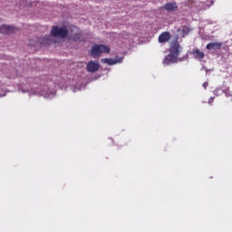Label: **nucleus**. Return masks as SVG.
<instances>
[{
    "label": "nucleus",
    "mask_w": 232,
    "mask_h": 232,
    "mask_svg": "<svg viewBox=\"0 0 232 232\" xmlns=\"http://www.w3.org/2000/svg\"><path fill=\"white\" fill-rule=\"evenodd\" d=\"M27 84L22 85L19 92L22 93H29V95H41L44 99L52 100L56 95V90L50 87L51 82L42 85L40 78H28Z\"/></svg>",
    "instance_id": "f257e3e1"
},
{
    "label": "nucleus",
    "mask_w": 232,
    "mask_h": 232,
    "mask_svg": "<svg viewBox=\"0 0 232 232\" xmlns=\"http://www.w3.org/2000/svg\"><path fill=\"white\" fill-rule=\"evenodd\" d=\"M182 47L179 43V40L173 41L169 48V54L163 59L164 66H169L171 64H177V63H184L189 59V55L186 53L182 57H179L182 53Z\"/></svg>",
    "instance_id": "f03ea898"
},
{
    "label": "nucleus",
    "mask_w": 232,
    "mask_h": 232,
    "mask_svg": "<svg viewBox=\"0 0 232 232\" xmlns=\"http://www.w3.org/2000/svg\"><path fill=\"white\" fill-rule=\"evenodd\" d=\"M110 52H111V49L108 45L94 44L91 50V54L95 59L96 57H101L102 53H110Z\"/></svg>",
    "instance_id": "7ed1b4c3"
},
{
    "label": "nucleus",
    "mask_w": 232,
    "mask_h": 232,
    "mask_svg": "<svg viewBox=\"0 0 232 232\" xmlns=\"http://www.w3.org/2000/svg\"><path fill=\"white\" fill-rule=\"evenodd\" d=\"M51 35L53 37H60V39H66L68 37V29L64 26H53Z\"/></svg>",
    "instance_id": "20e7f679"
},
{
    "label": "nucleus",
    "mask_w": 232,
    "mask_h": 232,
    "mask_svg": "<svg viewBox=\"0 0 232 232\" xmlns=\"http://www.w3.org/2000/svg\"><path fill=\"white\" fill-rule=\"evenodd\" d=\"M99 68H101V64L97 61H89L86 66V70L89 73L99 72Z\"/></svg>",
    "instance_id": "39448f33"
},
{
    "label": "nucleus",
    "mask_w": 232,
    "mask_h": 232,
    "mask_svg": "<svg viewBox=\"0 0 232 232\" xmlns=\"http://www.w3.org/2000/svg\"><path fill=\"white\" fill-rule=\"evenodd\" d=\"M124 57H119L116 56L114 59L113 58H103L102 59V63L104 64H109V66H113V64H119L122 63Z\"/></svg>",
    "instance_id": "423d86ee"
},
{
    "label": "nucleus",
    "mask_w": 232,
    "mask_h": 232,
    "mask_svg": "<svg viewBox=\"0 0 232 232\" xmlns=\"http://www.w3.org/2000/svg\"><path fill=\"white\" fill-rule=\"evenodd\" d=\"M163 10H166V12L171 13V12H177L179 10V5H177V2H169L165 4L162 6Z\"/></svg>",
    "instance_id": "0eeeda50"
},
{
    "label": "nucleus",
    "mask_w": 232,
    "mask_h": 232,
    "mask_svg": "<svg viewBox=\"0 0 232 232\" xmlns=\"http://www.w3.org/2000/svg\"><path fill=\"white\" fill-rule=\"evenodd\" d=\"M171 39V33L165 31L159 35L158 42L160 44H164Z\"/></svg>",
    "instance_id": "6e6552de"
},
{
    "label": "nucleus",
    "mask_w": 232,
    "mask_h": 232,
    "mask_svg": "<svg viewBox=\"0 0 232 232\" xmlns=\"http://www.w3.org/2000/svg\"><path fill=\"white\" fill-rule=\"evenodd\" d=\"M190 53L194 56V59H198L199 61H202V59L206 57V53H204V52H201L200 49L197 47L193 48Z\"/></svg>",
    "instance_id": "1a4fd4ad"
},
{
    "label": "nucleus",
    "mask_w": 232,
    "mask_h": 232,
    "mask_svg": "<svg viewBox=\"0 0 232 232\" xmlns=\"http://www.w3.org/2000/svg\"><path fill=\"white\" fill-rule=\"evenodd\" d=\"M15 27L14 25H1L0 26V34H4L5 35H8V34H12V32H14Z\"/></svg>",
    "instance_id": "9d476101"
},
{
    "label": "nucleus",
    "mask_w": 232,
    "mask_h": 232,
    "mask_svg": "<svg viewBox=\"0 0 232 232\" xmlns=\"http://www.w3.org/2000/svg\"><path fill=\"white\" fill-rule=\"evenodd\" d=\"M207 50H220L222 48V42H213L209 43L206 46Z\"/></svg>",
    "instance_id": "9b49d317"
},
{
    "label": "nucleus",
    "mask_w": 232,
    "mask_h": 232,
    "mask_svg": "<svg viewBox=\"0 0 232 232\" xmlns=\"http://www.w3.org/2000/svg\"><path fill=\"white\" fill-rule=\"evenodd\" d=\"M44 41H46V42L44 43ZM49 41H50L49 39H45L44 37H41V38L38 39V41L36 43H33V41L31 40L29 42V44L31 46H34V47L43 46L44 44H48Z\"/></svg>",
    "instance_id": "f8f14e48"
},
{
    "label": "nucleus",
    "mask_w": 232,
    "mask_h": 232,
    "mask_svg": "<svg viewBox=\"0 0 232 232\" xmlns=\"http://www.w3.org/2000/svg\"><path fill=\"white\" fill-rule=\"evenodd\" d=\"M206 2L201 0L199 2L195 0H188V5H190L191 8H198L199 5H205Z\"/></svg>",
    "instance_id": "ddd939ff"
},
{
    "label": "nucleus",
    "mask_w": 232,
    "mask_h": 232,
    "mask_svg": "<svg viewBox=\"0 0 232 232\" xmlns=\"http://www.w3.org/2000/svg\"><path fill=\"white\" fill-rule=\"evenodd\" d=\"M189 32H191L189 27H188V26L182 27L181 28L182 37H186V35H189Z\"/></svg>",
    "instance_id": "4468645a"
},
{
    "label": "nucleus",
    "mask_w": 232,
    "mask_h": 232,
    "mask_svg": "<svg viewBox=\"0 0 232 232\" xmlns=\"http://www.w3.org/2000/svg\"><path fill=\"white\" fill-rule=\"evenodd\" d=\"M83 88H86V84L82 83L81 86H79V87H72V92L73 93H76V92H81V90H83Z\"/></svg>",
    "instance_id": "2eb2a0df"
},
{
    "label": "nucleus",
    "mask_w": 232,
    "mask_h": 232,
    "mask_svg": "<svg viewBox=\"0 0 232 232\" xmlns=\"http://www.w3.org/2000/svg\"><path fill=\"white\" fill-rule=\"evenodd\" d=\"M79 39H81V34H74L72 35V41H79Z\"/></svg>",
    "instance_id": "dca6fc26"
},
{
    "label": "nucleus",
    "mask_w": 232,
    "mask_h": 232,
    "mask_svg": "<svg viewBox=\"0 0 232 232\" xmlns=\"http://www.w3.org/2000/svg\"><path fill=\"white\" fill-rule=\"evenodd\" d=\"M214 101H215V97H210L208 102V104L212 105Z\"/></svg>",
    "instance_id": "f3484780"
},
{
    "label": "nucleus",
    "mask_w": 232,
    "mask_h": 232,
    "mask_svg": "<svg viewBox=\"0 0 232 232\" xmlns=\"http://www.w3.org/2000/svg\"><path fill=\"white\" fill-rule=\"evenodd\" d=\"M208 86H209V84L208 83V82H205L203 83V88L207 89Z\"/></svg>",
    "instance_id": "a211bd4d"
},
{
    "label": "nucleus",
    "mask_w": 232,
    "mask_h": 232,
    "mask_svg": "<svg viewBox=\"0 0 232 232\" xmlns=\"http://www.w3.org/2000/svg\"><path fill=\"white\" fill-rule=\"evenodd\" d=\"M201 70H205L207 72H209V70H208V68H206V65H202Z\"/></svg>",
    "instance_id": "6ab92c4d"
},
{
    "label": "nucleus",
    "mask_w": 232,
    "mask_h": 232,
    "mask_svg": "<svg viewBox=\"0 0 232 232\" xmlns=\"http://www.w3.org/2000/svg\"><path fill=\"white\" fill-rule=\"evenodd\" d=\"M214 94L218 95V89L214 91Z\"/></svg>",
    "instance_id": "aec40b11"
},
{
    "label": "nucleus",
    "mask_w": 232,
    "mask_h": 232,
    "mask_svg": "<svg viewBox=\"0 0 232 232\" xmlns=\"http://www.w3.org/2000/svg\"><path fill=\"white\" fill-rule=\"evenodd\" d=\"M206 6H208V8H209V6H211V5L207 4Z\"/></svg>",
    "instance_id": "412c9836"
}]
</instances>
